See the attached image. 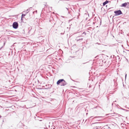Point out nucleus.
Masks as SVG:
<instances>
[{"instance_id":"1","label":"nucleus","mask_w":129,"mask_h":129,"mask_svg":"<svg viewBox=\"0 0 129 129\" xmlns=\"http://www.w3.org/2000/svg\"><path fill=\"white\" fill-rule=\"evenodd\" d=\"M57 84L58 85L60 84L61 86H64L67 84L65 81H57Z\"/></svg>"},{"instance_id":"2","label":"nucleus","mask_w":129,"mask_h":129,"mask_svg":"<svg viewBox=\"0 0 129 129\" xmlns=\"http://www.w3.org/2000/svg\"><path fill=\"white\" fill-rule=\"evenodd\" d=\"M114 13L115 14V16H118L122 14V13L120 10L115 11Z\"/></svg>"},{"instance_id":"3","label":"nucleus","mask_w":129,"mask_h":129,"mask_svg":"<svg viewBox=\"0 0 129 129\" xmlns=\"http://www.w3.org/2000/svg\"><path fill=\"white\" fill-rule=\"evenodd\" d=\"M18 26V24L17 22H14L13 23V27L14 28L16 29L17 28Z\"/></svg>"},{"instance_id":"4","label":"nucleus","mask_w":129,"mask_h":129,"mask_svg":"<svg viewBox=\"0 0 129 129\" xmlns=\"http://www.w3.org/2000/svg\"><path fill=\"white\" fill-rule=\"evenodd\" d=\"M129 5V3H123L121 5V7H126V6L128 4Z\"/></svg>"},{"instance_id":"5","label":"nucleus","mask_w":129,"mask_h":129,"mask_svg":"<svg viewBox=\"0 0 129 129\" xmlns=\"http://www.w3.org/2000/svg\"><path fill=\"white\" fill-rule=\"evenodd\" d=\"M79 37H78L77 38V39H76V41L77 42L78 41L80 40H83V39L82 38H81V39L79 38Z\"/></svg>"},{"instance_id":"6","label":"nucleus","mask_w":129,"mask_h":129,"mask_svg":"<svg viewBox=\"0 0 129 129\" xmlns=\"http://www.w3.org/2000/svg\"><path fill=\"white\" fill-rule=\"evenodd\" d=\"M108 2V1H106L105 2L103 3V6H105V5L107 4Z\"/></svg>"},{"instance_id":"7","label":"nucleus","mask_w":129,"mask_h":129,"mask_svg":"<svg viewBox=\"0 0 129 129\" xmlns=\"http://www.w3.org/2000/svg\"><path fill=\"white\" fill-rule=\"evenodd\" d=\"M32 8L31 7H30L29 8V9H27V10H26V13H28V12L29 11V10L30 9H31Z\"/></svg>"},{"instance_id":"8","label":"nucleus","mask_w":129,"mask_h":129,"mask_svg":"<svg viewBox=\"0 0 129 129\" xmlns=\"http://www.w3.org/2000/svg\"><path fill=\"white\" fill-rule=\"evenodd\" d=\"M25 15H26L25 14H22V16H21L22 18L24 16H25Z\"/></svg>"},{"instance_id":"9","label":"nucleus","mask_w":129,"mask_h":129,"mask_svg":"<svg viewBox=\"0 0 129 129\" xmlns=\"http://www.w3.org/2000/svg\"><path fill=\"white\" fill-rule=\"evenodd\" d=\"M44 6H46V7H47V3H46L44 4Z\"/></svg>"},{"instance_id":"10","label":"nucleus","mask_w":129,"mask_h":129,"mask_svg":"<svg viewBox=\"0 0 129 129\" xmlns=\"http://www.w3.org/2000/svg\"><path fill=\"white\" fill-rule=\"evenodd\" d=\"M58 81H64V80L63 79H61L59 80Z\"/></svg>"},{"instance_id":"11","label":"nucleus","mask_w":129,"mask_h":129,"mask_svg":"<svg viewBox=\"0 0 129 129\" xmlns=\"http://www.w3.org/2000/svg\"><path fill=\"white\" fill-rule=\"evenodd\" d=\"M84 34L85 35H86V33H85V32H84L83 34Z\"/></svg>"},{"instance_id":"12","label":"nucleus","mask_w":129,"mask_h":129,"mask_svg":"<svg viewBox=\"0 0 129 129\" xmlns=\"http://www.w3.org/2000/svg\"><path fill=\"white\" fill-rule=\"evenodd\" d=\"M100 117V116H96L94 118H99V117Z\"/></svg>"},{"instance_id":"13","label":"nucleus","mask_w":129,"mask_h":129,"mask_svg":"<svg viewBox=\"0 0 129 129\" xmlns=\"http://www.w3.org/2000/svg\"><path fill=\"white\" fill-rule=\"evenodd\" d=\"M90 21V20H89L88 21V24H89V22Z\"/></svg>"},{"instance_id":"14","label":"nucleus","mask_w":129,"mask_h":129,"mask_svg":"<svg viewBox=\"0 0 129 129\" xmlns=\"http://www.w3.org/2000/svg\"><path fill=\"white\" fill-rule=\"evenodd\" d=\"M98 57V56H96L95 57V58H97V57Z\"/></svg>"},{"instance_id":"15","label":"nucleus","mask_w":129,"mask_h":129,"mask_svg":"<svg viewBox=\"0 0 129 129\" xmlns=\"http://www.w3.org/2000/svg\"><path fill=\"white\" fill-rule=\"evenodd\" d=\"M126 75H127L126 74H125V79H126Z\"/></svg>"},{"instance_id":"16","label":"nucleus","mask_w":129,"mask_h":129,"mask_svg":"<svg viewBox=\"0 0 129 129\" xmlns=\"http://www.w3.org/2000/svg\"><path fill=\"white\" fill-rule=\"evenodd\" d=\"M123 86H124V82H123Z\"/></svg>"},{"instance_id":"17","label":"nucleus","mask_w":129,"mask_h":129,"mask_svg":"<svg viewBox=\"0 0 129 129\" xmlns=\"http://www.w3.org/2000/svg\"><path fill=\"white\" fill-rule=\"evenodd\" d=\"M66 8V9L67 10H68H68H69L68 9V8Z\"/></svg>"},{"instance_id":"18","label":"nucleus","mask_w":129,"mask_h":129,"mask_svg":"<svg viewBox=\"0 0 129 129\" xmlns=\"http://www.w3.org/2000/svg\"><path fill=\"white\" fill-rule=\"evenodd\" d=\"M38 82H39V83H40V81H37Z\"/></svg>"},{"instance_id":"19","label":"nucleus","mask_w":129,"mask_h":129,"mask_svg":"<svg viewBox=\"0 0 129 129\" xmlns=\"http://www.w3.org/2000/svg\"><path fill=\"white\" fill-rule=\"evenodd\" d=\"M22 18L21 17V19L22 20H23L22 19Z\"/></svg>"},{"instance_id":"20","label":"nucleus","mask_w":129,"mask_h":129,"mask_svg":"<svg viewBox=\"0 0 129 129\" xmlns=\"http://www.w3.org/2000/svg\"><path fill=\"white\" fill-rule=\"evenodd\" d=\"M36 13H37V10H36Z\"/></svg>"},{"instance_id":"21","label":"nucleus","mask_w":129,"mask_h":129,"mask_svg":"<svg viewBox=\"0 0 129 129\" xmlns=\"http://www.w3.org/2000/svg\"><path fill=\"white\" fill-rule=\"evenodd\" d=\"M34 12H33V13H34Z\"/></svg>"},{"instance_id":"22","label":"nucleus","mask_w":129,"mask_h":129,"mask_svg":"<svg viewBox=\"0 0 129 129\" xmlns=\"http://www.w3.org/2000/svg\"><path fill=\"white\" fill-rule=\"evenodd\" d=\"M126 110V111H127V110Z\"/></svg>"}]
</instances>
